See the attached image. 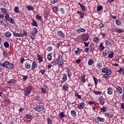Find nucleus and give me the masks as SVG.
<instances>
[{"label": "nucleus", "mask_w": 124, "mask_h": 124, "mask_svg": "<svg viewBox=\"0 0 124 124\" xmlns=\"http://www.w3.org/2000/svg\"><path fill=\"white\" fill-rule=\"evenodd\" d=\"M101 70H102L101 72H102V73H106L103 76L104 79H107V78L112 74V70L110 68L109 69V68L107 67L102 68Z\"/></svg>", "instance_id": "nucleus-1"}, {"label": "nucleus", "mask_w": 124, "mask_h": 124, "mask_svg": "<svg viewBox=\"0 0 124 124\" xmlns=\"http://www.w3.org/2000/svg\"><path fill=\"white\" fill-rule=\"evenodd\" d=\"M0 65L3 66V67H6L10 70H11L14 68V64L11 63L8 61H6L5 62H0Z\"/></svg>", "instance_id": "nucleus-2"}, {"label": "nucleus", "mask_w": 124, "mask_h": 124, "mask_svg": "<svg viewBox=\"0 0 124 124\" xmlns=\"http://www.w3.org/2000/svg\"><path fill=\"white\" fill-rule=\"evenodd\" d=\"M32 91V86H29L27 87L26 89L24 91V95L25 96H28L31 93Z\"/></svg>", "instance_id": "nucleus-3"}, {"label": "nucleus", "mask_w": 124, "mask_h": 124, "mask_svg": "<svg viewBox=\"0 0 124 124\" xmlns=\"http://www.w3.org/2000/svg\"><path fill=\"white\" fill-rule=\"evenodd\" d=\"M57 60L58 64L59 66H63L64 63H63V59H62V55H59L58 56Z\"/></svg>", "instance_id": "nucleus-4"}, {"label": "nucleus", "mask_w": 124, "mask_h": 124, "mask_svg": "<svg viewBox=\"0 0 124 124\" xmlns=\"http://www.w3.org/2000/svg\"><path fill=\"white\" fill-rule=\"evenodd\" d=\"M81 38L82 41L85 42L86 41H88V40L90 39V35H89L88 33H84L81 35Z\"/></svg>", "instance_id": "nucleus-5"}, {"label": "nucleus", "mask_w": 124, "mask_h": 124, "mask_svg": "<svg viewBox=\"0 0 124 124\" xmlns=\"http://www.w3.org/2000/svg\"><path fill=\"white\" fill-rule=\"evenodd\" d=\"M45 109V107L42 105L37 106L34 108L35 111L37 112H41V111H43Z\"/></svg>", "instance_id": "nucleus-6"}, {"label": "nucleus", "mask_w": 124, "mask_h": 124, "mask_svg": "<svg viewBox=\"0 0 124 124\" xmlns=\"http://www.w3.org/2000/svg\"><path fill=\"white\" fill-rule=\"evenodd\" d=\"M0 25L2 26L3 27H4V28L6 27H8L9 24H8V22L7 21L3 19H2L1 20V22L0 23Z\"/></svg>", "instance_id": "nucleus-7"}, {"label": "nucleus", "mask_w": 124, "mask_h": 124, "mask_svg": "<svg viewBox=\"0 0 124 124\" xmlns=\"http://www.w3.org/2000/svg\"><path fill=\"white\" fill-rule=\"evenodd\" d=\"M115 89L116 90V93H119V94L123 93V88L121 86L117 85L116 86Z\"/></svg>", "instance_id": "nucleus-8"}, {"label": "nucleus", "mask_w": 124, "mask_h": 124, "mask_svg": "<svg viewBox=\"0 0 124 124\" xmlns=\"http://www.w3.org/2000/svg\"><path fill=\"white\" fill-rule=\"evenodd\" d=\"M13 35L14 37H23V33H16V31H13Z\"/></svg>", "instance_id": "nucleus-9"}, {"label": "nucleus", "mask_w": 124, "mask_h": 124, "mask_svg": "<svg viewBox=\"0 0 124 124\" xmlns=\"http://www.w3.org/2000/svg\"><path fill=\"white\" fill-rule=\"evenodd\" d=\"M89 48L90 52L93 53V51H94V44H93V43H91Z\"/></svg>", "instance_id": "nucleus-10"}, {"label": "nucleus", "mask_w": 124, "mask_h": 124, "mask_svg": "<svg viewBox=\"0 0 124 124\" xmlns=\"http://www.w3.org/2000/svg\"><path fill=\"white\" fill-rule=\"evenodd\" d=\"M99 103L100 105H104V103H105V99L103 98L102 96H101L99 98Z\"/></svg>", "instance_id": "nucleus-11"}, {"label": "nucleus", "mask_w": 124, "mask_h": 124, "mask_svg": "<svg viewBox=\"0 0 124 124\" xmlns=\"http://www.w3.org/2000/svg\"><path fill=\"white\" fill-rule=\"evenodd\" d=\"M31 62H30V61H27L25 64V69H30V68H31Z\"/></svg>", "instance_id": "nucleus-12"}, {"label": "nucleus", "mask_w": 124, "mask_h": 124, "mask_svg": "<svg viewBox=\"0 0 124 124\" xmlns=\"http://www.w3.org/2000/svg\"><path fill=\"white\" fill-rule=\"evenodd\" d=\"M57 33L60 37H61V38H64L65 37V34L63 32H62L61 31H59L57 32Z\"/></svg>", "instance_id": "nucleus-13"}, {"label": "nucleus", "mask_w": 124, "mask_h": 124, "mask_svg": "<svg viewBox=\"0 0 124 124\" xmlns=\"http://www.w3.org/2000/svg\"><path fill=\"white\" fill-rule=\"evenodd\" d=\"M82 49L77 48V49L74 51V54L75 56H79V55L81 54V52H82Z\"/></svg>", "instance_id": "nucleus-14"}, {"label": "nucleus", "mask_w": 124, "mask_h": 124, "mask_svg": "<svg viewBox=\"0 0 124 124\" xmlns=\"http://www.w3.org/2000/svg\"><path fill=\"white\" fill-rule=\"evenodd\" d=\"M36 68H37V64H36L35 61H33L32 63L31 69H32V70H34L35 69H36Z\"/></svg>", "instance_id": "nucleus-15"}, {"label": "nucleus", "mask_w": 124, "mask_h": 124, "mask_svg": "<svg viewBox=\"0 0 124 124\" xmlns=\"http://www.w3.org/2000/svg\"><path fill=\"white\" fill-rule=\"evenodd\" d=\"M103 108H100V112H101V113H105V112H106V111H107L108 110V108L107 107L105 106H102Z\"/></svg>", "instance_id": "nucleus-16"}, {"label": "nucleus", "mask_w": 124, "mask_h": 124, "mask_svg": "<svg viewBox=\"0 0 124 124\" xmlns=\"http://www.w3.org/2000/svg\"><path fill=\"white\" fill-rule=\"evenodd\" d=\"M67 80V76H66V74H64L63 75V77L62 79V80L61 81V83H64V82H66V81Z\"/></svg>", "instance_id": "nucleus-17"}, {"label": "nucleus", "mask_w": 124, "mask_h": 124, "mask_svg": "<svg viewBox=\"0 0 124 124\" xmlns=\"http://www.w3.org/2000/svg\"><path fill=\"white\" fill-rule=\"evenodd\" d=\"M85 107V103L84 102L81 103L80 104L78 105V108L79 109H84Z\"/></svg>", "instance_id": "nucleus-18"}, {"label": "nucleus", "mask_w": 124, "mask_h": 124, "mask_svg": "<svg viewBox=\"0 0 124 124\" xmlns=\"http://www.w3.org/2000/svg\"><path fill=\"white\" fill-rule=\"evenodd\" d=\"M93 42H95L97 44H99L100 42V40H99V38L97 36L94 37L93 39Z\"/></svg>", "instance_id": "nucleus-19"}, {"label": "nucleus", "mask_w": 124, "mask_h": 124, "mask_svg": "<svg viewBox=\"0 0 124 124\" xmlns=\"http://www.w3.org/2000/svg\"><path fill=\"white\" fill-rule=\"evenodd\" d=\"M105 117H107L109 119H112V118H113V117H114V115H113V114L110 113H105L104 114Z\"/></svg>", "instance_id": "nucleus-20"}, {"label": "nucleus", "mask_w": 124, "mask_h": 124, "mask_svg": "<svg viewBox=\"0 0 124 124\" xmlns=\"http://www.w3.org/2000/svg\"><path fill=\"white\" fill-rule=\"evenodd\" d=\"M78 4L80 6V7L81 8L82 11H83V12H86V8L85 7V5H83L82 3L80 2H78Z\"/></svg>", "instance_id": "nucleus-21"}, {"label": "nucleus", "mask_w": 124, "mask_h": 124, "mask_svg": "<svg viewBox=\"0 0 124 124\" xmlns=\"http://www.w3.org/2000/svg\"><path fill=\"white\" fill-rule=\"evenodd\" d=\"M37 60L39 62H43V57H42V56H41V55L39 54H37Z\"/></svg>", "instance_id": "nucleus-22"}, {"label": "nucleus", "mask_w": 124, "mask_h": 124, "mask_svg": "<svg viewBox=\"0 0 124 124\" xmlns=\"http://www.w3.org/2000/svg\"><path fill=\"white\" fill-rule=\"evenodd\" d=\"M105 46H110V45H112V41L111 39H108L105 41Z\"/></svg>", "instance_id": "nucleus-23"}, {"label": "nucleus", "mask_w": 124, "mask_h": 124, "mask_svg": "<svg viewBox=\"0 0 124 124\" xmlns=\"http://www.w3.org/2000/svg\"><path fill=\"white\" fill-rule=\"evenodd\" d=\"M85 31H86V29L80 28L77 31V33H81V32H85Z\"/></svg>", "instance_id": "nucleus-24"}, {"label": "nucleus", "mask_w": 124, "mask_h": 124, "mask_svg": "<svg viewBox=\"0 0 124 124\" xmlns=\"http://www.w3.org/2000/svg\"><path fill=\"white\" fill-rule=\"evenodd\" d=\"M77 13L78 14L80 18H81V19H83V18H84V16H85V14H84V13L83 12H81V11H77Z\"/></svg>", "instance_id": "nucleus-25"}, {"label": "nucleus", "mask_w": 124, "mask_h": 124, "mask_svg": "<svg viewBox=\"0 0 124 124\" xmlns=\"http://www.w3.org/2000/svg\"><path fill=\"white\" fill-rule=\"evenodd\" d=\"M97 121H98V122H100V123H104V122H105V119L99 116L97 117Z\"/></svg>", "instance_id": "nucleus-26"}, {"label": "nucleus", "mask_w": 124, "mask_h": 124, "mask_svg": "<svg viewBox=\"0 0 124 124\" xmlns=\"http://www.w3.org/2000/svg\"><path fill=\"white\" fill-rule=\"evenodd\" d=\"M31 24L33 27H38V24H37V22H36L35 20L32 19H31Z\"/></svg>", "instance_id": "nucleus-27"}, {"label": "nucleus", "mask_w": 124, "mask_h": 124, "mask_svg": "<svg viewBox=\"0 0 124 124\" xmlns=\"http://www.w3.org/2000/svg\"><path fill=\"white\" fill-rule=\"evenodd\" d=\"M114 31V32H117V33H123V32H124V30H123V29L116 28Z\"/></svg>", "instance_id": "nucleus-28"}, {"label": "nucleus", "mask_w": 124, "mask_h": 124, "mask_svg": "<svg viewBox=\"0 0 124 124\" xmlns=\"http://www.w3.org/2000/svg\"><path fill=\"white\" fill-rule=\"evenodd\" d=\"M115 24L117 25V26H120L122 25V21H121L120 19H117L115 20Z\"/></svg>", "instance_id": "nucleus-29"}, {"label": "nucleus", "mask_w": 124, "mask_h": 124, "mask_svg": "<svg viewBox=\"0 0 124 124\" xmlns=\"http://www.w3.org/2000/svg\"><path fill=\"white\" fill-rule=\"evenodd\" d=\"M71 115L72 117H74V118H76V116H77V112H76V111L72 110L71 111Z\"/></svg>", "instance_id": "nucleus-30"}, {"label": "nucleus", "mask_w": 124, "mask_h": 124, "mask_svg": "<svg viewBox=\"0 0 124 124\" xmlns=\"http://www.w3.org/2000/svg\"><path fill=\"white\" fill-rule=\"evenodd\" d=\"M37 32H38V31H37V28L34 27L33 28V30L32 31V35H33L34 36L35 35H36V34L37 33Z\"/></svg>", "instance_id": "nucleus-31"}, {"label": "nucleus", "mask_w": 124, "mask_h": 124, "mask_svg": "<svg viewBox=\"0 0 124 124\" xmlns=\"http://www.w3.org/2000/svg\"><path fill=\"white\" fill-rule=\"evenodd\" d=\"M85 77H86V75H83V76H82L80 77V81H81V82H82V83L83 84H84V83H85V82H86Z\"/></svg>", "instance_id": "nucleus-32"}, {"label": "nucleus", "mask_w": 124, "mask_h": 124, "mask_svg": "<svg viewBox=\"0 0 124 124\" xmlns=\"http://www.w3.org/2000/svg\"><path fill=\"white\" fill-rule=\"evenodd\" d=\"M0 11H1L2 13L4 14V15H5L6 14H7L8 13V12L6 11V9L5 8H1Z\"/></svg>", "instance_id": "nucleus-33"}, {"label": "nucleus", "mask_w": 124, "mask_h": 124, "mask_svg": "<svg viewBox=\"0 0 124 124\" xmlns=\"http://www.w3.org/2000/svg\"><path fill=\"white\" fill-rule=\"evenodd\" d=\"M65 113L63 111H62L59 113V117L60 119H62V118H65Z\"/></svg>", "instance_id": "nucleus-34"}, {"label": "nucleus", "mask_w": 124, "mask_h": 124, "mask_svg": "<svg viewBox=\"0 0 124 124\" xmlns=\"http://www.w3.org/2000/svg\"><path fill=\"white\" fill-rule=\"evenodd\" d=\"M58 60L57 58H54L53 61L51 62V64L52 65H56V64H58Z\"/></svg>", "instance_id": "nucleus-35"}, {"label": "nucleus", "mask_w": 124, "mask_h": 124, "mask_svg": "<svg viewBox=\"0 0 124 124\" xmlns=\"http://www.w3.org/2000/svg\"><path fill=\"white\" fill-rule=\"evenodd\" d=\"M102 66H103L102 62H99L96 63V67H97V68L100 69V68H101V67H102Z\"/></svg>", "instance_id": "nucleus-36"}, {"label": "nucleus", "mask_w": 124, "mask_h": 124, "mask_svg": "<svg viewBox=\"0 0 124 124\" xmlns=\"http://www.w3.org/2000/svg\"><path fill=\"white\" fill-rule=\"evenodd\" d=\"M107 93L108 94H112V93H113V88L111 87L108 88Z\"/></svg>", "instance_id": "nucleus-37"}, {"label": "nucleus", "mask_w": 124, "mask_h": 124, "mask_svg": "<svg viewBox=\"0 0 124 124\" xmlns=\"http://www.w3.org/2000/svg\"><path fill=\"white\" fill-rule=\"evenodd\" d=\"M99 48H100V51H104L105 49V47L103 46V44L102 42L100 43V45H99Z\"/></svg>", "instance_id": "nucleus-38"}, {"label": "nucleus", "mask_w": 124, "mask_h": 124, "mask_svg": "<svg viewBox=\"0 0 124 124\" xmlns=\"http://www.w3.org/2000/svg\"><path fill=\"white\" fill-rule=\"evenodd\" d=\"M4 36H5V37H11L12 34L9 31H7L6 32H5L4 33Z\"/></svg>", "instance_id": "nucleus-39"}, {"label": "nucleus", "mask_w": 124, "mask_h": 124, "mask_svg": "<svg viewBox=\"0 0 124 124\" xmlns=\"http://www.w3.org/2000/svg\"><path fill=\"white\" fill-rule=\"evenodd\" d=\"M32 116L31 115V114L29 113L26 114V115L24 117L25 119H27V120H31V119Z\"/></svg>", "instance_id": "nucleus-40"}, {"label": "nucleus", "mask_w": 124, "mask_h": 124, "mask_svg": "<svg viewBox=\"0 0 124 124\" xmlns=\"http://www.w3.org/2000/svg\"><path fill=\"white\" fill-rule=\"evenodd\" d=\"M5 15L4 16L5 20L7 22L8 21V20L10 18V15L8 13L6 14V15Z\"/></svg>", "instance_id": "nucleus-41"}, {"label": "nucleus", "mask_w": 124, "mask_h": 124, "mask_svg": "<svg viewBox=\"0 0 124 124\" xmlns=\"http://www.w3.org/2000/svg\"><path fill=\"white\" fill-rule=\"evenodd\" d=\"M110 52L111 53H110ZM109 51L108 55V58H109V59H112V58H113L114 57V52H112V51Z\"/></svg>", "instance_id": "nucleus-42"}, {"label": "nucleus", "mask_w": 124, "mask_h": 124, "mask_svg": "<svg viewBox=\"0 0 124 124\" xmlns=\"http://www.w3.org/2000/svg\"><path fill=\"white\" fill-rule=\"evenodd\" d=\"M46 123L47 124H53V122H52V119L50 117H47L46 118Z\"/></svg>", "instance_id": "nucleus-43"}, {"label": "nucleus", "mask_w": 124, "mask_h": 124, "mask_svg": "<svg viewBox=\"0 0 124 124\" xmlns=\"http://www.w3.org/2000/svg\"><path fill=\"white\" fill-rule=\"evenodd\" d=\"M94 61L93 59H89L88 62V64L89 65H93V63Z\"/></svg>", "instance_id": "nucleus-44"}, {"label": "nucleus", "mask_w": 124, "mask_h": 124, "mask_svg": "<svg viewBox=\"0 0 124 124\" xmlns=\"http://www.w3.org/2000/svg\"><path fill=\"white\" fill-rule=\"evenodd\" d=\"M66 72L67 73L68 77L70 78V77L72 75V73L71 71H70L69 70H66Z\"/></svg>", "instance_id": "nucleus-45"}, {"label": "nucleus", "mask_w": 124, "mask_h": 124, "mask_svg": "<svg viewBox=\"0 0 124 124\" xmlns=\"http://www.w3.org/2000/svg\"><path fill=\"white\" fill-rule=\"evenodd\" d=\"M93 80L94 81L95 86H97V84H98V80L97 79V78H96L93 77Z\"/></svg>", "instance_id": "nucleus-46"}, {"label": "nucleus", "mask_w": 124, "mask_h": 124, "mask_svg": "<svg viewBox=\"0 0 124 124\" xmlns=\"http://www.w3.org/2000/svg\"><path fill=\"white\" fill-rule=\"evenodd\" d=\"M35 18L37 20H39V21H41L43 20L42 16H39V15H36Z\"/></svg>", "instance_id": "nucleus-47"}, {"label": "nucleus", "mask_w": 124, "mask_h": 124, "mask_svg": "<svg viewBox=\"0 0 124 124\" xmlns=\"http://www.w3.org/2000/svg\"><path fill=\"white\" fill-rule=\"evenodd\" d=\"M8 21L10 23H11V24H15V21L12 17H10V18L8 20Z\"/></svg>", "instance_id": "nucleus-48"}, {"label": "nucleus", "mask_w": 124, "mask_h": 124, "mask_svg": "<svg viewBox=\"0 0 124 124\" xmlns=\"http://www.w3.org/2000/svg\"><path fill=\"white\" fill-rule=\"evenodd\" d=\"M62 89L64 90V91H68V85L67 84H66V85H64L62 87Z\"/></svg>", "instance_id": "nucleus-49"}, {"label": "nucleus", "mask_w": 124, "mask_h": 124, "mask_svg": "<svg viewBox=\"0 0 124 124\" xmlns=\"http://www.w3.org/2000/svg\"><path fill=\"white\" fill-rule=\"evenodd\" d=\"M4 46L5 47V48H9V43H8V42H4Z\"/></svg>", "instance_id": "nucleus-50"}, {"label": "nucleus", "mask_w": 124, "mask_h": 124, "mask_svg": "<svg viewBox=\"0 0 124 124\" xmlns=\"http://www.w3.org/2000/svg\"><path fill=\"white\" fill-rule=\"evenodd\" d=\"M17 82V80H16L15 79H12L11 80H9L8 81V84H12L13 83H16Z\"/></svg>", "instance_id": "nucleus-51"}, {"label": "nucleus", "mask_w": 124, "mask_h": 124, "mask_svg": "<svg viewBox=\"0 0 124 124\" xmlns=\"http://www.w3.org/2000/svg\"><path fill=\"white\" fill-rule=\"evenodd\" d=\"M47 59L48 61H52V54H48L47 55Z\"/></svg>", "instance_id": "nucleus-52"}, {"label": "nucleus", "mask_w": 124, "mask_h": 124, "mask_svg": "<svg viewBox=\"0 0 124 124\" xmlns=\"http://www.w3.org/2000/svg\"><path fill=\"white\" fill-rule=\"evenodd\" d=\"M15 13H19V7H15L14 9Z\"/></svg>", "instance_id": "nucleus-53"}, {"label": "nucleus", "mask_w": 124, "mask_h": 124, "mask_svg": "<svg viewBox=\"0 0 124 124\" xmlns=\"http://www.w3.org/2000/svg\"><path fill=\"white\" fill-rule=\"evenodd\" d=\"M102 9H103V7H102V6L101 5L98 6L97 7V11H98V12H99L100 11H101Z\"/></svg>", "instance_id": "nucleus-54"}, {"label": "nucleus", "mask_w": 124, "mask_h": 124, "mask_svg": "<svg viewBox=\"0 0 124 124\" xmlns=\"http://www.w3.org/2000/svg\"><path fill=\"white\" fill-rule=\"evenodd\" d=\"M75 96H77V97H78V98H79V99H81L82 98L81 95H79V93H78V92H76L75 93Z\"/></svg>", "instance_id": "nucleus-55"}, {"label": "nucleus", "mask_w": 124, "mask_h": 124, "mask_svg": "<svg viewBox=\"0 0 124 124\" xmlns=\"http://www.w3.org/2000/svg\"><path fill=\"white\" fill-rule=\"evenodd\" d=\"M26 8H27L28 10H29V11L33 10V7L31 6H27Z\"/></svg>", "instance_id": "nucleus-56"}, {"label": "nucleus", "mask_w": 124, "mask_h": 124, "mask_svg": "<svg viewBox=\"0 0 124 124\" xmlns=\"http://www.w3.org/2000/svg\"><path fill=\"white\" fill-rule=\"evenodd\" d=\"M108 53H109V51H107V50H106L103 52V56H107Z\"/></svg>", "instance_id": "nucleus-57"}, {"label": "nucleus", "mask_w": 124, "mask_h": 124, "mask_svg": "<svg viewBox=\"0 0 124 124\" xmlns=\"http://www.w3.org/2000/svg\"><path fill=\"white\" fill-rule=\"evenodd\" d=\"M58 6H55L54 7L52 8V11L53 12H58Z\"/></svg>", "instance_id": "nucleus-58"}, {"label": "nucleus", "mask_w": 124, "mask_h": 124, "mask_svg": "<svg viewBox=\"0 0 124 124\" xmlns=\"http://www.w3.org/2000/svg\"><path fill=\"white\" fill-rule=\"evenodd\" d=\"M93 93L96 94V95H100L101 94V92L100 91H94Z\"/></svg>", "instance_id": "nucleus-59"}, {"label": "nucleus", "mask_w": 124, "mask_h": 124, "mask_svg": "<svg viewBox=\"0 0 124 124\" xmlns=\"http://www.w3.org/2000/svg\"><path fill=\"white\" fill-rule=\"evenodd\" d=\"M23 36L22 37H24V36H27L28 35V31L27 30H25L23 31V33H22Z\"/></svg>", "instance_id": "nucleus-60"}, {"label": "nucleus", "mask_w": 124, "mask_h": 124, "mask_svg": "<svg viewBox=\"0 0 124 124\" xmlns=\"http://www.w3.org/2000/svg\"><path fill=\"white\" fill-rule=\"evenodd\" d=\"M65 9L63 8H60V11L62 13V14H64L65 13Z\"/></svg>", "instance_id": "nucleus-61"}, {"label": "nucleus", "mask_w": 124, "mask_h": 124, "mask_svg": "<svg viewBox=\"0 0 124 124\" xmlns=\"http://www.w3.org/2000/svg\"><path fill=\"white\" fill-rule=\"evenodd\" d=\"M123 69H124V68H120V69H118L117 72H118V73H120V74H122V73L123 72Z\"/></svg>", "instance_id": "nucleus-62"}, {"label": "nucleus", "mask_w": 124, "mask_h": 124, "mask_svg": "<svg viewBox=\"0 0 124 124\" xmlns=\"http://www.w3.org/2000/svg\"><path fill=\"white\" fill-rule=\"evenodd\" d=\"M58 0H51L50 2L52 3V4H55V3H56V2H58Z\"/></svg>", "instance_id": "nucleus-63"}, {"label": "nucleus", "mask_w": 124, "mask_h": 124, "mask_svg": "<svg viewBox=\"0 0 124 124\" xmlns=\"http://www.w3.org/2000/svg\"><path fill=\"white\" fill-rule=\"evenodd\" d=\"M39 73H41L42 75H44L45 74V70L41 69L39 71Z\"/></svg>", "instance_id": "nucleus-64"}]
</instances>
